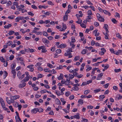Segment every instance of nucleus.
<instances>
[{"label":"nucleus","mask_w":122,"mask_h":122,"mask_svg":"<svg viewBox=\"0 0 122 122\" xmlns=\"http://www.w3.org/2000/svg\"><path fill=\"white\" fill-rule=\"evenodd\" d=\"M15 33V32L13 30H11L9 32V33H8V34L10 35V36H11V35Z\"/></svg>","instance_id":"5701e85b"},{"label":"nucleus","mask_w":122,"mask_h":122,"mask_svg":"<svg viewBox=\"0 0 122 122\" xmlns=\"http://www.w3.org/2000/svg\"><path fill=\"white\" fill-rule=\"evenodd\" d=\"M12 73L13 74V75H15L16 72L15 70L14 69H12Z\"/></svg>","instance_id":"7c9ffc66"},{"label":"nucleus","mask_w":122,"mask_h":122,"mask_svg":"<svg viewBox=\"0 0 122 122\" xmlns=\"http://www.w3.org/2000/svg\"><path fill=\"white\" fill-rule=\"evenodd\" d=\"M11 26V25L10 24H8L7 25H5L4 26V27L5 28L7 29L9 27H10Z\"/></svg>","instance_id":"412c9836"},{"label":"nucleus","mask_w":122,"mask_h":122,"mask_svg":"<svg viewBox=\"0 0 122 122\" xmlns=\"http://www.w3.org/2000/svg\"><path fill=\"white\" fill-rule=\"evenodd\" d=\"M36 34L37 35H42V33L41 32L39 31V32H36Z\"/></svg>","instance_id":"8fccbe9b"},{"label":"nucleus","mask_w":122,"mask_h":122,"mask_svg":"<svg viewBox=\"0 0 122 122\" xmlns=\"http://www.w3.org/2000/svg\"><path fill=\"white\" fill-rule=\"evenodd\" d=\"M101 90V89L100 88H99L98 89H97L96 90H94V92L95 93H97L98 92H99Z\"/></svg>","instance_id":"393cba45"},{"label":"nucleus","mask_w":122,"mask_h":122,"mask_svg":"<svg viewBox=\"0 0 122 122\" xmlns=\"http://www.w3.org/2000/svg\"><path fill=\"white\" fill-rule=\"evenodd\" d=\"M121 71V69H114V71L116 72H118Z\"/></svg>","instance_id":"a19ab883"},{"label":"nucleus","mask_w":122,"mask_h":122,"mask_svg":"<svg viewBox=\"0 0 122 122\" xmlns=\"http://www.w3.org/2000/svg\"><path fill=\"white\" fill-rule=\"evenodd\" d=\"M98 20L100 21L104 22V19L101 16L100 17L98 18Z\"/></svg>","instance_id":"ddd939ff"},{"label":"nucleus","mask_w":122,"mask_h":122,"mask_svg":"<svg viewBox=\"0 0 122 122\" xmlns=\"http://www.w3.org/2000/svg\"><path fill=\"white\" fill-rule=\"evenodd\" d=\"M61 100L62 102L63 103V105H64L66 103V102L64 101V99L63 98H61Z\"/></svg>","instance_id":"6ab92c4d"},{"label":"nucleus","mask_w":122,"mask_h":122,"mask_svg":"<svg viewBox=\"0 0 122 122\" xmlns=\"http://www.w3.org/2000/svg\"><path fill=\"white\" fill-rule=\"evenodd\" d=\"M80 58L79 56H77L75 57L74 59V61H76L77 60H78Z\"/></svg>","instance_id":"f3484780"},{"label":"nucleus","mask_w":122,"mask_h":122,"mask_svg":"<svg viewBox=\"0 0 122 122\" xmlns=\"http://www.w3.org/2000/svg\"><path fill=\"white\" fill-rule=\"evenodd\" d=\"M21 73L20 71H19L17 73V74L18 76V78H19L20 77H21L20 76L21 75Z\"/></svg>","instance_id":"4c0bfd02"},{"label":"nucleus","mask_w":122,"mask_h":122,"mask_svg":"<svg viewBox=\"0 0 122 122\" xmlns=\"http://www.w3.org/2000/svg\"><path fill=\"white\" fill-rule=\"evenodd\" d=\"M14 58V56L13 55H11L10 57V60H12Z\"/></svg>","instance_id":"09e8293b"},{"label":"nucleus","mask_w":122,"mask_h":122,"mask_svg":"<svg viewBox=\"0 0 122 122\" xmlns=\"http://www.w3.org/2000/svg\"><path fill=\"white\" fill-rule=\"evenodd\" d=\"M63 68V66H60L59 67H57L56 68V69H61Z\"/></svg>","instance_id":"c03bdc74"},{"label":"nucleus","mask_w":122,"mask_h":122,"mask_svg":"<svg viewBox=\"0 0 122 122\" xmlns=\"http://www.w3.org/2000/svg\"><path fill=\"white\" fill-rule=\"evenodd\" d=\"M55 103L58 105H61V103L59 100L58 98H56L55 101Z\"/></svg>","instance_id":"9d476101"},{"label":"nucleus","mask_w":122,"mask_h":122,"mask_svg":"<svg viewBox=\"0 0 122 122\" xmlns=\"http://www.w3.org/2000/svg\"><path fill=\"white\" fill-rule=\"evenodd\" d=\"M78 102L79 104H82L83 103V101L81 99H79Z\"/></svg>","instance_id":"4be33fe9"},{"label":"nucleus","mask_w":122,"mask_h":122,"mask_svg":"<svg viewBox=\"0 0 122 122\" xmlns=\"http://www.w3.org/2000/svg\"><path fill=\"white\" fill-rule=\"evenodd\" d=\"M42 41L43 43L48 44L49 43V41L45 38H43L42 39Z\"/></svg>","instance_id":"1a4fd4ad"},{"label":"nucleus","mask_w":122,"mask_h":122,"mask_svg":"<svg viewBox=\"0 0 122 122\" xmlns=\"http://www.w3.org/2000/svg\"><path fill=\"white\" fill-rule=\"evenodd\" d=\"M74 98V96L73 95H72L70 96L69 97L70 99L71 100H72Z\"/></svg>","instance_id":"052dcab7"},{"label":"nucleus","mask_w":122,"mask_h":122,"mask_svg":"<svg viewBox=\"0 0 122 122\" xmlns=\"http://www.w3.org/2000/svg\"><path fill=\"white\" fill-rule=\"evenodd\" d=\"M113 89L117 91L118 90L117 87L116 86H114L113 87Z\"/></svg>","instance_id":"13d9d810"},{"label":"nucleus","mask_w":122,"mask_h":122,"mask_svg":"<svg viewBox=\"0 0 122 122\" xmlns=\"http://www.w3.org/2000/svg\"><path fill=\"white\" fill-rule=\"evenodd\" d=\"M70 94V92L69 91L65 93V95L66 97L68 96Z\"/></svg>","instance_id":"58836bf2"},{"label":"nucleus","mask_w":122,"mask_h":122,"mask_svg":"<svg viewBox=\"0 0 122 122\" xmlns=\"http://www.w3.org/2000/svg\"><path fill=\"white\" fill-rule=\"evenodd\" d=\"M15 67V65L14 64H12L11 65V68L12 69H13Z\"/></svg>","instance_id":"49530a36"},{"label":"nucleus","mask_w":122,"mask_h":122,"mask_svg":"<svg viewBox=\"0 0 122 122\" xmlns=\"http://www.w3.org/2000/svg\"><path fill=\"white\" fill-rule=\"evenodd\" d=\"M83 120H81V122H86L88 121V120L86 119L82 118Z\"/></svg>","instance_id":"3c124183"},{"label":"nucleus","mask_w":122,"mask_h":122,"mask_svg":"<svg viewBox=\"0 0 122 122\" xmlns=\"http://www.w3.org/2000/svg\"><path fill=\"white\" fill-rule=\"evenodd\" d=\"M41 49H42V52H45L46 51L45 49V47L43 46H41Z\"/></svg>","instance_id":"2f4dec72"},{"label":"nucleus","mask_w":122,"mask_h":122,"mask_svg":"<svg viewBox=\"0 0 122 122\" xmlns=\"http://www.w3.org/2000/svg\"><path fill=\"white\" fill-rule=\"evenodd\" d=\"M9 107L10 110L12 112H14V110L12 107L11 106H9Z\"/></svg>","instance_id":"603ef678"},{"label":"nucleus","mask_w":122,"mask_h":122,"mask_svg":"<svg viewBox=\"0 0 122 122\" xmlns=\"http://www.w3.org/2000/svg\"><path fill=\"white\" fill-rule=\"evenodd\" d=\"M78 20L76 21V23L78 24H81L82 22V20H81L78 19Z\"/></svg>","instance_id":"ea45409f"},{"label":"nucleus","mask_w":122,"mask_h":122,"mask_svg":"<svg viewBox=\"0 0 122 122\" xmlns=\"http://www.w3.org/2000/svg\"><path fill=\"white\" fill-rule=\"evenodd\" d=\"M73 89L74 91H77L79 90V88L78 87H75L73 88Z\"/></svg>","instance_id":"5fc2aeb1"},{"label":"nucleus","mask_w":122,"mask_h":122,"mask_svg":"<svg viewBox=\"0 0 122 122\" xmlns=\"http://www.w3.org/2000/svg\"><path fill=\"white\" fill-rule=\"evenodd\" d=\"M69 77L70 79H72L74 78V76L71 74H70L69 75Z\"/></svg>","instance_id":"f704fd0d"},{"label":"nucleus","mask_w":122,"mask_h":122,"mask_svg":"<svg viewBox=\"0 0 122 122\" xmlns=\"http://www.w3.org/2000/svg\"><path fill=\"white\" fill-rule=\"evenodd\" d=\"M81 25L82 28H86V26L83 24H81Z\"/></svg>","instance_id":"69168bd1"},{"label":"nucleus","mask_w":122,"mask_h":122,"mask_svg":"<svg viewBox=\"0 0 122 122\" xmlns=\"http://www.w3.org/2000/svg\"><path fill=\"white\" fill-rule=\"evenodd\" d=\"M14 17L15 16L13 15L9 16L8 17V18L10 19H13L14 18Z\"/></svg>","instance_id":"de8ad7c7"},{"label":"nucleus","mask_w":122,"mask_h":122,"mask_svg":"<svg viewBox=\"0 0 122 122\" xmlns=\"http://www.w3.org/2000/svg\"><path fill=\"white\" fill-rule=\"evenodd\" d=\"M61 49H57L56 51V52L57 53L59 54L61 52Z\"/></svg>","instance_id":"79ce46f5"},{"label":"nucleus","mask_w":122,"mask_h":122,"mask_svg":"<svg viewBox=\"0 0 122 122\" xmlns=\"http://www.w3.org/2000/svg\"><path fill=\"white\" fill-rule=\"evenodd\" d=\"M87 50L86 49H83L81 52V53L83 55H84L86 53Z\"/></svg>","instance_id":"c85d7f7f"},{"label":"nucleus","mask_w":122,"mask_h":122,"mask_svg":"<svg viewBox=\"0 0 122 122\" xmlns=\"http://www.w3.org/2000/svg\"><path fill=\"white\" fill-rule=\"evenodd\" d=\"M16 120V122H22L20 118V117H18L17 118H15Z\"/></svg>","instance_id":"2eb2a0df"},{"label":"nucleus","mask_w":122,"mask_h":122,"mask_svg":"<svg viewBox=\"0 0 122 122\" xmlns=\"http://www.w3.org/2000/svg\"><path fill=\"white\" fill-rule=\"evenodd\" d=\"M111 20H112V21L114 23H117V21L114 18H112V19Z\"/></svg>","instance_id":"e433bc0d"},{"label":"nucleus","mask_w":122,"mask_h":122,"mask_svg":"<svg viewBox=\"0 0 122 122\" xmlns=\"http://www.w3.org/2000/svg\"><path fill=\"white\" fill-rule=\"evenodd\" d=\"M105 98V96L104 95H100L99 97V98H101L103 99L104 98Z\"/></svg>","instance_id":"4d7b16f0"},{"label":"nucleus","mask_w":122,"mask_h":122,"mask_svg":"<svg viewBox=\"0 0 122 122\" xmlns=\"http://www.w3.org/2000/svg\"><path fill=\"white\" fill-rule=\"evenodd\" d=\"M8 73L6 71H4V78L5 79Z\"/></svg>","instance_id":"a211bd4d"},{"label":"nucleus","mask_w":122,"mask_h":122,"mask_svg":"<svg viewBox=\"0 0 122 122\" xmlns=\"http://www.w3.org/2000/svg\"><path fill=\"white\" fill-rule=\"evenodd\" d=\"M17 106H18V109L19 110H20L22 107V106L21 105H18V103H17Z\"/></svg>","instance_id":"72a5a7b5"},{"label":"nucleus","mask_w":122,"mask_h":122,"mask_svg":"<svg viewBox=\"0 0 122 122\" xmlns=\"http://www.w3.org/2000/svg\"><path fill=\"white\" fill-rule=\"evenodd\" d=\"M109 67V66L108 64H107L106 66H105L104 67V69L105 70L107 69L108 67Z\"/></svg>","instance_id":"e2e57ef3"},{"label":"nucleus","mask_w":122,"mask_h":122,"mask_svg":"<svg viewBox=\"0 0 122 122\" xmlns=\"http://www.w3.org/2000/svg\"><path fill=\"white\" fill-rule=\"evenodd\" d=\"M26 84L25 83H23L22 84H20L19 85V87L20 88H22L26 86Z\"/></svg>","instance_id":"0eeeda50"},{"label":"nucleus","mask_w":122,"mask_h":122,"mask_svg":"<svg viewBox=\"0 0 122 122\" xmlns=\"http://www.w3.org/2000/svg\"><path fill=\"white\" fill-rule=\"evenodd\" d=\"M87 14L88 15H92V11L91 10H89L87 12Z\"/></svg>","instance_id":"473e14b6"},{"label":"nucleus","mask_w":122,"mask_h":122,"mask_svg":"<svg viewBox=\"0 0 122 122\" xmlns=\"http://www.w3.org/2000/svg\"><path fill=\"white\" fill-rule=\"evenodd\" d=\"M116 36L117 37L119 38L120 39H121L122 38L121 36L119 33L116 34Z\"/></svg>","instance_id":"c9c22d12"},{"label":"nucleus","mask_w":122,"mask_h":122,"mask_svg":"<svg viewBox=\"0 0 122 122\" xmlns=\"http://www.w3.org/2000/svg\"><path fill=\"white\" fill-rule=\"evenodd\" d=\"M71 84L72 85V84L71 82L68 81H66V82L65 83V85H66L68 86L70 85H71Z\"/></svg>","instance_id":"4468645a"},{"label":"nucleus","mask_w":122,"mask_h":122,"mask_svg":"<svg viewBox=\"0 0 122 122\" xmlns=\"http://www.w3.org/2000/svg\"><path fill=\"white\" fill-rule=\"evenodd\" d=\"M4 62V66L5 67H6L8 65V62H7L6 61H5V62Z\"/></svg>","instance_id":"864d4df0"},{"label":"nucleus","mask_w":122,"mask_h":122,"mask_svg":"<svg viewBox=\"0 0 122 122\" xmlns=\"http://www.w3.org/2000/svg\"><path fill=\"white\" fill-rule=\"evenodd\" d=\"M47 66L50 67V68H53V65L49 63H48L47 64Z\"/></svg>","instance_id":"c756f323"},{"label":"nucleus","mask_w":122,"mask_h":122,"mask_svg":"<svg viewBox=\"0 0 122 122\" xmlns=\"http://www.w3.org/2000/svg\"><path fill=\"white\" fill-rule=\"evenodd\" d=\"M74 117L75 118L79 119L80 118L79 114L78 113H77L76 115L74 116Z\"/></svg>","instance_id":"dca6fc26"},{"label":"nucleus","mask_w":122,"mask_h":122,"mask_svg":"<svg viewBox=\"0 0 122 122\" xmlns=\"http://www.w3.org/2000/svg\"><path fill=\"white\" fill-rule=\"evenodd\" d=\"M90 91L89 90H86L84 91V94L85 95H86L90 92Z\"/></svg>","instance_id":"a878e982"},{"label":"nucleus","mask_w":122,"mask_h":122,"mask_svg":"<svg viewBox=\"0 0 122 122\" xmlns=\"http://www.w3.org/2000/svg\"><path fill=\"white\" fill-rule=\"evenodd\" d=\"M38 109L37 108H35L32 110H31V112L33 114H36L38 111Z\"/></svg>","instance_id":"423d86ee"},{"label":"nucleus","mask_w":122,"mask_h":122,"mask_svg":"<svg viewBox=\"0 0 122 122\" xmlns=\"http://www.w3.org/2000/svg\"><path fill=\"white\" fill-rule=\"evenodd\" d=\"M63 75L62 74H60V76L58 77L57 78V79L58 80H61V79H63Z\"/></svg>","instance_id":"9b49d317"},{"label":"nucleus","mask_w":122,"mask_h":122,"mask_svg":"<svg viewBox=\"0 0 122 122\" xmlns=\"http://www.w3.org/2000/svg\"><path fill=\"white\" fill-rule=\"evenodd\" d=\"M0 103L3 108V109H6V107H5V104L3 99L2 98H0Z\"/></svg>","instance_id":"f257e3e1"},{"label":"nucleus","mask_w":122,"mask_h":122,"mask_svg":"<svg viewBox=\"0 0 122 122\" xmlns=\"http://www.w3.org/2000/svg\"><path fill=\"white\" fill-rule=\"evenodd\" d=\"M20 20V19L19 16L16 18L15 19V22H18Z\"/></svg>","instance_id":"a18cd8bd"},{"label":"nucleus","mask_w":122,"mask_h":122,"mask_svg":"<svg viewBox=\"0 0 122 122\" xmlns=\"http://www.w3.org/2000/svg\"><path fill=\"white\" fill-rule=\"evenodd\" d=\"M66 46V45L65 44H61L59 46V47L60 48H64Z\"/></svg>","instance_id":"6e6552de"},{"label":"nucleus","mask_w":122,"mask_h":122,"mask_svg":"<svg viewBox=\"0 0 122 122\" xmlns=\"http://www.w3.org/2000/svg\"><path fill=\"white\" fill-rule=\"evenodd\" d=\"M33 66V65H30L29 66H27V67L29 68L30 69V71H31L32 72L34 70V68H32V67Z\"/></svg>","instance_id":"39448f33"},{"label":"nucleus","mask_w":122,"mask_h":122,"mask_svg":"<svg viewBox=\"0 0 122 122\" xmlns=\"http://www.w3.org/2000/svg\"><path fill=\"white\" fill-rule=\"evenodd\" d=\"M103 12L106 15H107L109 16H110L111 15L110 13L108 11H106V10H103Z\"/></svg>","instance_id":"f8f14e48"},{"label":"nucleus","mask_w":122,"mask_h":122,"mask_svg":"<svg viewBox=\"0 0 122 122\" xmlns=\"http://www.w3.org/2000/svg\"><path fill=\"white\" fill-rule=\"evenodd\" d=\"M11 4V2L10 1H9L8 3H7L6 5L7 6H9Z\"/></svg>","instance_id":"6e6d98bb"},{"label":"nucleus","mask_w":122,"mask_h":122,"mask_svg":"<svg viewBox=\"0 0 122 122\" xmlns=\"http://www.w3.org/2000/svg\"><path fill=\"white\" fill-rule=\"evenodd\" d=\"M94 24L96 26H97L99 25L98 23L96 22H95Z\"/></svg>","instance_id":"338daca9"},{"label":"nucleus","mask_w":122,"mask_h":122,"mask_svg":"<svg viewBox=\"0 0 122 122\" xmlns=\"http://www.w3.org/2000/svg\"><path fill=\"white\" fill-rule=\"evenodd\" d=\"M0 60L1 62H5V60L3 57H0Z\"/></svg>","instance_id":"bb28decb"},{"label":"nucleus","mask_w":122,"mask_h":122,"mask_svg":"<svg viewBox=\"0 0 122 122\" xmlns=\"http://www.w3.org/2000/svg\"><path fill=\"white\" fill-rule=\"evenodd\" d=\"M19 97L20 96L19 95H15L11 97V98L12 100L14 101V100H16L19 98Z\"/></svg>","instance_id":"f03ea898"},{"label":"nucleus","mask_w":122,"mask_h":122,"mask_svg":"<svg viewBox=\"0 0 122 122\" xmlns=\"http://www.w3.org/2000/svg\"><path fill=\"white\" fill-rule=\"evenodd\" d=\"M13 42L12 41H9L7 43V45L8 46H10L12 44Z\"/></svg>","instance_id":"b1692460"},{"label":"nucleus","mask_w":122,"mask_h":122,"mask_svg":"<svg viewBox=\"0 0 122 122\" xmlns=\"http://www.w3.org/2000/svg\"><path fill=\"white\" fill-rule=\"evenodd\" d=\"M29 77H28V76L26 77L23 80L21 81V83H22L24 82H25L28 81L29 79Z\"/></svg>","instance_id":"20e7f679"},{"label":"nucleus","mask_w":122,"mask_h":122,"mask_svg":"<svg viewBox=\"0 0 122 122\" xmlns=\"http://www.w3.org/2000/svg\"><path fill=\"white\" fill-rule=\"evenodd\" d=\"M68 15H66V14H65V15L63 19L64 20H67L68 19Z\"/></svg>","instance_id":"aec40b11"},{"label":"nucleus","mask_w":122,"mask_h":122,"mask_svg":"<svg viewBox=\"0 0 122 122\" xmlns=\"http://www.w3.org/2000/svg\"><path fill=\"white\" fill-rule=\"evenodd\" d=\"M62 25L63 28H62V30H61V31L64 30H65L67 28V27L66 24H64V23H62Z\"/></svg>","instance_id":"7ed1b4c3"},{"label":"nucleus","mask_w":122,"mask_h":122,"mask_svg":"<svg viewBox=\"0 0 122 122\" xmlns=\"http://www.w3.org/2000/svg\"><path fill=\"white\" fill-rule=\"evenodd\" d=\"M56 93L57 95L60 96L61 95V94L60 91H56Z\"/></svg>","instance_id":"cd10ccee"},{"label":"nucleus","mask_w":122,"mask_h":122,"mask_svg":"<svg viewBox=\"0 0 122 122\" xmlns=\"http://www.w3.org/2000/svg\"><path fill=\"white\" fill-rule=\"evenodd\" d=\"M101 49L102 51L101 52H103L104 53L106 51V50L104 48H102Z\"/></svg>","instance_id":"0e129e2a"},{"label":"nucleus","mask_w":122,"mask_h":122,"mask_svg":"<svg viewBox=\"0 0 122 122\" xmlns=\"http://www.w3.org/2000/svg\"><path fill=\"white\" fill-rule=\"evenodd\" d=\"M95 44V42L94 41H92L91 42V45L92 46H94Z\"/></svg>","instance_id":"bf43d9fd"},{"label":"nucleus","mask_w":122,"mask_h":122,"mask_svg":"<svg viewBox=\"0 0 122 122\" xmlns=\"http://www.w3.org/2000/svg\"><path fill=\"white\" fill-rule=\"evenodd\" d=\"M16 59L20 61H23V59L22 57H17Z\"/></svg>","instance_id":"37998d69"},{"label":"nucleus","mask_w":122,"mask_h":122,"mask_svg":"<svg viewBox=\"0 0 122 122\" xmlns=\"http://www.w3.org/2000/svg\"><path fill=\"white\" fill-rule=\"evenodd\" d=\"M6 50L4 48L1 50V52L2 53H5L6 52Z\"/></svg>","instance_id":"680f3d73"},{"label":"nucleus","mask_w":122,"mask_h":122,"mask_svg":"<svg viewBox=\"0 0 122 122\" xmlns=\"http://www.w3.org/2000/svg\"><path fill=\"white\" fill-rule=\"evenodd\" d=\"M38 69L39 71H41L43 70V68L41 67H38Z\"/></svg>","instance_id":"774afa93"}]
</instances>
